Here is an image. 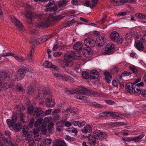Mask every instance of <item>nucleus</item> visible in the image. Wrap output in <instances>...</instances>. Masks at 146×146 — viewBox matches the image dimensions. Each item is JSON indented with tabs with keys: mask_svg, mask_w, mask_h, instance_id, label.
I'll return each instance as SVG.
<instances>
[{
	"mask_svg": "<svg viewBox=\"0 0 146 146\" xmlns=\"http://www.w3.org/2000/svg\"><path fill=\"white\" fill-rule=\"evenodd\" d=\"M126 89L128 92L131 93L134 92V93L138 95L141 93V90L139 88H136V85H134L132 83H128L126 84Z\"/></svg>",
	"mask_w": 146,
	"mask_h": 146,
	"instance_id": "423d86ee",
	"label": "nucleus"
},
{
	"mask_svg": "<svg viewBox=\"0 0 146 146\" xmlns=\"http://www.w3.org/2000/svg\"><path fill=\"white\" fill-rule=\"evenodd\" d=\"M11 21L12 23H15L16 26L19 29L20 31L23 30V26L22 24L18 19L14 17H11Z\"/></svg>",
	"mask_w": 146,
	"mask_h": 146,
	"instance_id": "ddd939ff",
	"label": "nucleus"
},
{
	"mask_svg": "<svg viewBox=\"0 0 146 146\" xmlns=\"http://www.w3.org/2000/svg\"><path fill=\"white\" fill-rule=\"evenodd\" d=\"M63 17L62 18L60 17L59 16L52 15L51 18L50 17L49 19H44V22L36 23V25L39 28L48 27L52 23V21H58L60 19H62Z\"/></svg>",
	"mask_w": 146,
	"mask_h": 146,
	"instance_id": "7ed1b4c3",
	"label": "nucleus"
},
{
	"mask_svg": "<svg viewBox=\"0 0 146 146\" xmlns=\"http://www.w3.org/2000/svg\"><path fill=\"white\" fill-rule=\"evenodd\" d=\"M51 37V36L50 35H45L43 36L42 40H43V41H46Z\"/></svg>",
	"mask_w": 146,
	"mask_h": 146,
	"instance_id": "de8ad7c7",
	"label": "nucleus"
},
{
	"mask_svg": "<svg viewBox=\"0 0 146 146\" xmlns=\"http://www.w3.org/2000/svg\"><path fill=\"white\" fill-rule=\"evenodd\" d=\"M130 69L132 71L134 74H137L138 73V70L134 66L131 65L129 66Z\"/></svg>",
	"mask_w": 146,
	"mask_h": 146,
	"instance_id": "c9c22d12",
	"label": "nucleus"
},
{
	"mask_svg": "<svg viewBox=\"0 0 146 146\" xmlns=\"http://www.w3.org/2000/svg\"><path fill=\"white\" fill-rule=\"evenodd\" d=\"M68 2V0H61L57 2L58 5L59 7L65 6Z\"/></svg>",
	"mask_w": 146,
	"mask_h": 146,
	"instance_id": "393cba45",
	"label": "nucleus"
},
{
	"mask_svg": "<svg viewBox=\"0 0 146 146\" xmlns=\"http://www.w3.org/2000/svg\"><path fill=\"white\" fill-rule=\"evenodd\" d=\"M29 69L26 67L23 66L20 68L18 70L15 75V78L17 81L21 80L24 78L25 74L28 72Z\"/></svg>",
	"mask_w": 146,
	"mask_h": 146,
	"instance_id": "39448f33",
	"label": "nucleus"
},
{
	"mask_svg": "<svg viewBox=\"0 0 146 146\" xmlns=\"http://www.w3.org/2000/svg\"><path fill=\"white\" fill-rule=\"evenodd\" d=\"M115 47V45L114 44H112L111 43H108L106 45L105 48L103 50V52L104 54L112 53Z\"/></svg>",
	"mask_w": 146,
	"mask_h": 146,
	"instance_id": "9b49d317",
	"label": "nucleus"
},
{
	"mask_svg": "<svg viewBox=\"0 0 146 146\" xmlns=\"http://www.w3.org/2000/svg\"><path fill=\"white\" fill-rule=\"evenodd\" d=\"M64 137L65 139L68 141H74L75 140L74 138L70 137L68 135H65Z\"/></svg>",
	"mask_w": 146,
	"mask_h": 146,
	"instance_id": "ea45409f",
	"label": "nucleus"
},
{
	"mask_svg": "<svg viewBox=\"0 0 146 146\" xmlns=\"http://www.w3.org/2000/svg\"><path fill=\"white\" fill-rule=\"evenodd\" d=\"M106 43V39L103 36H100L96 38L95 43L98 46H102L104 45Z\"/></svg>",
	"mask_w": 146,
	"mask_h": 146,
	"instance_id": "9d476101",
	"label": "nucleus"
},
{
	"mask_svg": "<svg viewBox=\"0 0 146 146\" xmlns=\"http://www.w3.org/2000/svg\"><path fill=\"white\" fill-rule=\"evenodd\" d=\"M90 78L94 79H97L99 75L98 72L95 70L90 71Z\"/></svg>",
	"mask_w": 146,
	"mask_h": 146,
	"instance_id": "4468645a",
	"label": "nucleus"
},
{
	"mask_svg": "<svg viewBox=\"0 0 146 146\" xmlns=\"http://www.w3.org/2000/svg\"><path fill=\"white\" fill-rule=\"evenodd\" d=\"M135 16L137 18L139 19H146V14L139 13L136 14Z\"/></svg>",
	"mask_w": 146,
	"mask_h": 146,
	"instance_id": "c85d7f7f",
	"label": "nucleus"
},
{
	"mask_svg": "<svg viewBox=\"0 0 146 146\" xmlns=\"http://www.w3.org/2000/svg\"><path fill=\"white\" fill-rule=\"evenodd\" d=\"M95 43V40L92 38H88L84 40V44L87 47L86 51L89 53L92 52L91 48L94 46Z\"/></svg>",
	"mask_w": 146,
	"mask_h": 146,
	"instance_id": "0eeeda50",
	"label": "nucleus"
},
{
	"mask_svg": "<svg viewBox=\"0 0 146 146\" xmlns=\"http://www.w3.org/2000/svg\"><path fill=\"white\" fill-rule=\"evenodd\" d=\"M105 102L106 104L109 105H113L115 104V102L114 101L111 100H106Z\"/></svg>",
	"mask_w": 146,
	"mask_h": 146,
	"instance_id": "8fccbe9b",
	"label": "nucleus"
},
{
	"mask_svg": "<svg viewBox=\"0 0 146 146\" xmlns=\"http://www.w3.org/2000/svg\"><path fill=\"white\" fill-rule=\"evenodd\" d=\"M9 78V77L7 76V73L3 72L0 74V86L3 85V81L4 80H6Z\"/></svg>",
	"mask_w": 146,
	"mask_h": 146,
	"instance_id": "2eb2a0df",
	"label": "nucleus"
},
{
	"mask_svg": "<svg viewBox=\"0 0 146 146\" xmlns=\"http://www.w3.org/2000/svg\"><path fill=\"white\" fill-rule=\"evenodd\" d=\"M53 146H67L66 143L62 141H56L53 143Z\"/></svg>",
	"mask_w": 146,
	"mask_h": 146,
	"instance_id": "cd10ccee",
	"label": "nucleus"
},
{
	"mask_svg": "<svg viewBox=\"0 0 146 146\" xmlns=\"http://www.w3.org/2000/svg\"><path fill=\"white\" fill-rule=\"evenodd\" d=\"M44 67L46 68H49L52 69L53 75L56 77L59 78L63 81L66 80V77L65 76H63L60 74L56 70L57 67L53 65L50 62L46 61L43 64Z\"/></svg>",
	"mask_w": 146,
	"mask_h": 146,
	"instance_id": "f03ea898",
	"label": "nucleus"
},
{
	"mask_svg": "<svg viewBox=\"0 0 146 146\" xmlns=\"http://www.w3.org/2000/svg\"><path fill=\"white\" fill-rule=\"evenodd\" d=\"M7 124L8 125L9 127L10 128L11 127L13 128L15 126V125L12 121L11 122V121L9 119H8L7 120Z\"/></svg>",
	"mask_w": 146,
	"mask_h": 146,
	"instance_id": "4c0bfd02",
	"label": "nucleus"
},
{
	"mask_svg": "<svg viewBox=\"0 0 146 146\" xmlns=\"http://www.w3.org/2000/svg\"><path fill=\"white\" fill-rule=\"evenodd\" d=\"M39 131V129L38 128L35 129L33 130V133L34 135H36L39 134L38 132Z\"/></svg>",
	"mask_w": 146,
	"mask_h": 146,
	"instance_id": "6e6d98bb",
	"label": "nucleus"
},
{
	"mask_svg": "<svg viewBox=\"0 0 146 146\" xmlns=\"http://www.w3.org/2000/svg\"><path fill=\"white\" fill-rule=\"evenodd\" d=\"M142 41L141 39H140V40L136 43V47L139 50H142L143 49V46Z\"/></svg>",
	"mask_w": 146,
	"mask_h": 146,
	"instance_id": "4be33fe9",
	"label": "nucleus"
},
{
	"mask_svg": "<svg viewBox=\"0 0 146 146\" xmlns=\"http://www.w3.org/2000/svg\"><path fill=\"white\" fill-rule=\"evenodd\" d=\"M105 76V80L108 83H109L111 79L112 76L110 73L108 71H106L104 73Z\"/></svg>",
	"mask_w": 146,
	"mask_h": 146,
	"instance_id": "a211bd4d",
	"label": "nucleus"
},
{
	"mask_svg": "<svg viewBox=\"0 0 146 146\" xmlns=\"http://www.w3.org/2000/svg\"><path fill=\"white\" fill-rule=\"evenodd\" d=\"M52 142V140L50 139H46L45 140V142L46 145H50Z\"/></svg>",
	"mask_w": 146,
	"mask_h": 146,
	"instance_id": "864d4df0",
	"label": "nucleus"
},
{
	"mask_svg": "<svg viewBox=\"0 0 146 146\" xmlns=\"http://www.w3.org/2000/svg\"><path fill=\"white\" fill-rule=\"evenodd\" d=\"M123 40V39L122 38H120L119 39L117 38V41H115V42H116L117 44H120L122 42Z\"/></svg>",
	"mask_w": 146,
	"mask_h": 146,
	"instance_id": "052dcab7",
	"label": "nucleus"
},
{
	"mask_svg": "<svg viewBox=\"0 0 146 146\" xmlns=\"http://www.w3.org/2000/svg\"><path fill=\"white\" fill-rule=\"evenodd\" d=\"M119 37V35L118 33L115 31L112 32L110 35V37L111 39L114 42L117 41V40Z\"/></svg>",
	"mask_w": 146,
	"mask_h": 146,
	"instance_id": "f3484780",
	"label": "nucleus"
},
{
	"mask_svg": "<svg viewBox=\"0 0 146 146\" xmlns=\"http://www.w3.org/2000/svg\"><path fill=\"white\" fill-rule=\"evenodd\" d=\"M32 132L30 131L27 132L26 134H23L25 135V139L27 141L30 140L32 137Z\"/></svg>",
	"mask_w": 146,
	"mask_h": 146,
	"instance_id": "7c9ffc66",
	"label": "nucleus"
},
{
	"mask_svg": "<svg viewBox=\"0 0 146 146\" xmlns=\"http://www.w3.org/2000/svg\"><path fill=\"white\" fill-rule=\"evenodd\" d=\"M36 40H35L34 41H31L29 42L30 43L32 44L33 45L32 47L31 48V51L30 52L31 54L32 55L33 54L34 52V47L35 45V43H36Z\"/></svg>",
	"mask_w": 146,
	"mask_h": 146,
	"instance_id": "72a5a7b5",
	"label": "nucleus"
},
{
	"mask_svg": "<svg viewBox=\"0 0 146 146\" xmlns=\"http://www.w3.org/2000/svg\"><path fill=\"white\" fill-rule=\"evenodd\" d=\"M17 120V117L15 115H14L12 117V121L13 123H14L15 125V123L16 122Z\"/></svg>",
	"mask_w": 146,
	"mask_h": 146,
	"instance_id": "4d7b16f0",
	"label": "nucleus"
},
{
	"mask_svg": "<svg viewBox=\"0 0 146 146\" xmlns=\"http://www.w3.org/2000/svg\"><path fill=\"white\" fill-rule=\"evenodd\" d=\"M62 54V52H55L54 53L53 56L55 57L60 56Z\"/></svg>",
	"mask_w": 146,
	"mask_h": 146,
	"instance_id": "5fc2aeb1",
	"label": "nucleus"
},
{
	"mask_svg": "<svg viewBox=\"0 0 146 146\" xmlns=\"http://www.w3.org/2000/svg\"><path fill=\"white\" fill-rule=\"evenodd\" d=\"M141 39L142 41L144 43L145 45H146V35L145 34L144 35Z\"/></svg>",
	"mask_w": 146,
	"mask_h": 146,
	"instance_id": "774afa93",
	"label": "nucleus"
},
{
	"mask_svg": "<svg viewBox=\"0 0 146 146\" xmlns=\"http://www.w3.org/2000/svg\"><path fill=\"white\" fill-rule=\"evenodd\" d=\"M34 14L31 11H28L27 12L26 14V17L28 19H32L34 16Z\"/></svg>",
	"mask_w": 146,
	"mask_h": 146,
	"instance_id": "473e14b6",
	"label": "nucleus"
},
{
	"mask_svg": "<svg viewBox=\"0 0 146 146\" xmlns=\"http://www.w3.org/2000/svg\"><path fill=\"white\" fill-rule=\"evenodd\" d=\"M1 56H12L14 57L15 59L17 61L20 62H23L25 61L26 60L23 57H19L18 56L15 55L14 54L10 52H6L1 54Z\"/></svg>",
	"mask_w": 146,
	"mask_h": 146,
	"instance_id": "1a4fd4ad",
	"label": "nucleus"
},
{
	"mask_svg": "<svg viewBox=\"0 0 146 146\" xmlns=\"http://www.w3.org/2000/svg\"><path fill=\"white\" fill-rule=\"evenodd\" d=\"M27 143L29 146H33L35 144V142L33 140H31L29 141Z\"/></svg>",
	"mask_w": 146,
	"mask_h": 146,
	"instance_id": "680f3d73",
	"label": "nucleus"
},
{
	"mask_svg": "<svg viewBox=\"0 0 146 146\" xmlns=\"http://www.w3.org/2000/svg\"><path fill=\"white\" fill-rule=\"evenodd\" d=\"M81 131L82 132L85 134H86L87 133H88L89 134L88 135L85 137V136L83 135V137L85 138H86V137H90L91 135V133L92 132V128L91 126L89 125H87L84 126V127L81 130Z\"/></svg>",
	"mask_w": 146,
	"mask_h": 146,
	"instance_id": "f8f14e48",
	"label": "nucleus"
},
{
	"mask_svg": "<svg viewBox=\"0 0 146 146\" xmlns=\"http://www.w3.org/2000/svg\"><path fill=\"white\" fill-rule=\"evenodd\" d=\"M71 3L75 6H78L79 5L78 0H72Z\"/></svg>",
	"mask_w": 146,
	"mask_h": 146,
	"instance_id": "13d9d810",
	"label": "nucleus"
},
{
	"mask_svg": "<svg viewBox=\"0 0 146 146\" xmlns=\"http://www.w3.org/2000/svg\"><path fill=\"white\" fill-rule=\"evenodd\" d=\"M76 21L74 19H72L69 22L68 25L64 26V27H69L72 26L73 24L76 23Z\"/></svg>",
	"mask_w": 146,
	"mask_h": 146,
	"instance_id": "79ce46f5",
	"label": "nucleus"
},
{
	"mask_svg": "<svg viewBox=\"0 0 146 146\" xmlns=\"http://www.w3.org/2000/svg\"><path fill=\"white\" fill-rule=\"evenodd\" d=\"M118 81L119 82V84L120 86H121V84L122 85L123 84V79L122 77L121 76H120L118 78Z\"/></svg>",
	"mask_w": 146,
	"mask_h": 146,
	"instance_id": "09e8293b",
	"label": "nucleus"
},
{
	"mask_svg": "<svg viewBox=\"0 0 146 146\" xmlns=\"http://www.w3.org/2000/svg\"><path fill=\"white\" fill-rule=\"evenodd\" d=\"M36 119L37 120L35 121L34 124V126L36 127H37L41 124L43 120L42 118H40Z\"/></svg>",
	"mask_w": 146,
	"mask_h": 146,
	"instance_id": "2f4dec72",
	"label": "nucleus"
},
{
	"mask_svg": "<svg viewBox=\"0 0 146 146\" xmlns=\"http://www.w3.org/2000/svg\"><path fill=\"white\" fill-rule=\"evenodd\" d=\"M83 47L82 44L80 42H76L74 45L73 48L77 52L81 51Z\"/></svg>",
	"mask_w": 146,
	"mask_h": 146,
	"instance_id": "6ab92c4d",
	"label": "nucleus"
},
{
	"mask_svg": "<svg viewBox=\"0 0 146 146\" xmlns=\"http://www.w3.org/2000/svg\"><path fill=\"white\" fill-rule=\"evenodd\" d=\"M34 121L35 119L34 118L31 119L30 121L29 122V124L30 127H32L33 126Z\"/></svg>",
	"mask_w": 146,
	"mask_h": 146,
	"instance_id": "bf43d9fd",
	"label": "nucleus"
},
{
	"mask_svg": "<svg viewBox=\"0 0 146 146\" xmlns=\"http://www.w3.org/2000/svg\"><path fill=\"white\" fill-rule=\"evenodd\" d=\"M90 90L84 87L78 90L77 92L80 94L88 95L90 92Z\"/></svg>",
	"mask_w": 146,
	"mask_h": 146,
	"instance_id": "aec40b11",
	"label": "nucleus"
},
{
	"mask_svg": "<svg viewBox=\"0 0 146 146\" xmlns=\"http://www.w3.org/2000/svg\"><path fill=\"white\" fill-rule=\"evenodd\" d=\"M35 109V108H34L32 106H28L27 108V111L29 114L30 115L32 113H34V111Z\"/></svg>",
	"mask_w": 146,
	"mask_h": 146,
	"instance_id": "e433bc0d",
	"label": "nucleus"
},
{
	"mask_svg": "<svg viewBox=\"0 0 146 146\" xmlns=\"http://www.w3.org/2000/svg\"><path fill=\"white\" fill-rule=\"evenodd\" d=\"M119 70V69L118 68V67L117 66H113L112 69V71L114 73H117L118 71Z\"/></svg>",
	"mask_w": 146,
	"mask_h": 146,
	"instance_id": "603ef678",
	"label": "nucleus"
},
{
	"mask_svg": "<svg viewBox=\"0 0 146 146\" xmlns=\"http://www.w3.org/2000/svg\"><path fill=\"white\" fill-rule=\"evenodd\" d=\"M144 135H145L144 134H141L137 137L132 138L131 140L135 142H138L139 141V140L141 139L144 137Z\"/></svg>",
	"mask_w": 146,
	"mask_h": 146,
	"instance_id": "bb28decb",
	"label": "nucleus"
},
{
	"mask_svg": "<svg viewBox=\"0 0 146 146\" xmlns=\"http://www.w3.org/2000/svg\"><path fill=\"white\" fill-rule=\"evenodd\" d=\"M94 137H96V138L97 139H100L101 138V135L102 133V131L100 130H97L94 132Z\"/></svg>",
	"mask_w": 146,
	"mask_h": 146,
	"instance_id": "a878e982",
	"label": "nucleus"
},
{
	"mask_svg": "<svg viewBox=\"0 0 146 146\" xmlns=\"http://www.w3.org/2000/svg\"><path fill=\"white\" fill-rule=\"evenodd\" d=\"M96 137L94 136H92L88 138V141L90 145H94L96 143Z\"/></svg>",
	"mask_w": 146,
	"mask_h": 146,
	"instance_id": "5701e85b",
	"label": "nucleus"
},
{
	"mask_svg": "<svg viewBox=\"0 0 146 146\" xmlns=\"http://www.w3.org/2000/svg\"><path fill=\"white\" fill-rule=\"evenodd\" d=\"M112 82V85L114 87H117L118 84L117 81L115 80H113Z\"/></svg>",
	"mask_w": 146,
	"mask_h": 146,
	"instance_id": "69168bd1",
	"label": "nucleus"
},
{
	"mask_svg": "<svg viewBox=\"0 0 146 146\" xmlns=\"http://www.w3.org/2000/svg\"><path fill=\"white\" fill-rule=\"evenodd\" d=\"M46 124L45 122H42V123L41 125H40V129H42L45 132V133H46Z\"/></svg>",
	"mask_w": 146,
	"mask_h": 146,
	"instance_id": "58836bf2",
	"label": "nucleus"
},
{
	"mask_svg": "<svg viewBox=\"0 0 146 146\" xmlns=\"http://www.w3.org/2000/svg\"><path fill=\"white\" fill-rule=\"evenodd\" d=\"M144 85V84L143 82H141L139 83H138L136 85V87H137V88H139L140 86H143Z\"/></svg>",
	"mask_w": 146,
	"mask_h": 146,
	"instance_id": "338daca9",
	"label": "nucleus"
},
{
	"mask_svg": "<svg viewBox=\"0 0 146 146\" xmlns=\"http://www.w3.org/2000/svg\"><path fill=\"white\" fill-rule=\"evenodd\" d=\"M90 91L89 93L88 94V95H91L94 96H98L100 95L99 93L94 92L90 90Z\"/></svg>",
	"mask_w": 146,
	"mask_h": 146,
	"instance_id": "a19ab883",
	"label": "nucleus"
},
{
	"mask_svg": "<svg viewBox=\"0 0 146 146\" xmlns=\"http://www.w3.org/2000/svg\"><path fill=\"white\" fill-rule=\"evenodd\" d=\"M52 111V109H49L45 111L44 112L45 115H50Z\"/></svg>",
	"mask_w": 146,
	"mask_h": 146,
	"instance_id": "e2e57ef3",
	"label": "nucleus"
},
{
	"mask_svg": "<svg viewBox=\"0 0 146 146\" xmlns=\"http://www.w3.org/2000/svg\"><path fill=\"white\" fill-rule=\"evenodd\" d=\"M131 37V36L130 34H127L125 35V39L126 40H129Z\"/></svg>",
	"mask_w": 146,
	"mask_h": 146,
	"instance_id": "0e129e2a",
	"label": "nucleus"
},
{
	"mask_svg": "<svg viewBox=\"0 0 146 146\" xmlns=\"http://www.w3.org/2000/svg\"><path fill=\"white\" fill-rule=\"evenodd\" d=\"M43 97L46 100V107H51L54 105V101L52 100L51 93L48 88L42 86L40 88L38 92V96L37 98Z\"/></svg>",
	"mask_w": 146,
	"mask_h": 146,
	"instance_id": "f257e3e1",
	"label": "nucleus"
},
{
	"mask_svg": "<svg viewBox=\"0 0 146 146\" xmlns=\"http://www.w3.org/2000/svg\"><path fill=\"white\" fill-rule=\"evenodd\" d=\"M82 76L84 78L87 79L89 78L90 75L88 72L83 71L82 72Z\"/></svg>",
	"mask_w": 146,
	"mask_h": 146,
	"instance_id": "f704fd0d",
	"label": "nucleus"
},
{
	"mask_svg": "<svg viewBox=\"0 0 146 146\" xmlns=\"http://www.w3.org/2000/svg\"><path fill=\"white\" fill-rule=\"evenodd\" d=\"M54 125V124L52 122L49 123L48 125V129L49 131H50L52 129Z\"/></svg>",
	"mask_w": 146,
	"mask_h": 146,
	"instance_id": "3c124183",
	"label": "nucleus"
},
{
	"mask_svg": "<svg viewBox=\"0 0 146 146\" xmlns=\"http://www.w3.org/2000/svg\"><path fill=\"white\" fill-rule=\"evenodd\" d=\"M33 115L36 119L42 118V117L44 116V112L41 108H36L34 110Z\"/></svg>",
	"mask_w": 146,
	"mask_h": 146,
	"instance_id": "6e6552de",
	"label": "nucleus"
},
{
	"mask_svg": "<svg viewBox=\"0 0 146 146\" xmlns=\"http://www.w3.org/2000/svg\"><path fill=\"white\" fill-rule=\"evenodd\" d=\"M60 118V115L58 114H56L53 117L52 120L53 121L56 122Z\"/></svg>",
	"mask_w": 146,
	"mask_h": 146,
	"instance_id": "c03bdc74",
	"label": "nucleus"
},
{
	"mask_svg": "<svg viewBox=\"0 0 146 146\" xmlns=\"http://www.w3.org/2000/svg\"><path fill=\"white\" fill-rule=\"evenodd\" d=\"M72 123L74 126H78L79 127H82L85 124V122L83 121L80 122L79 121H73Z\"/></svg>",
	"mask_w": 146,
	"mask_h": 146,
	"instance_id": "b1692460",
	"label": "nucleus"
},
{
	"mask_svg": "<svg viewBox=\"0 0 146 146\" xmlns=\"http://www.w3.org/2000/svg\"><path fill=\"white\" fill-rule=\"evenodd\" d=\"M100 137L101 139L100 140H102L103 139H105L107 138L108 135L106 133L102 132V133Z\"/></svg>",
	"mask_w": 146,
	"mask_h": 146,
	"instance_id": "49530a36",
	"label": "nucleus"
},
{
	"mask_svg": "<svg viewBox=\"0 0 146 146\" xmlns=\"http://www.w3.org/2000/svg\"><path fill=\"white\" fill-rule=\"evenodd\" d=\"M64 124V123L62 121H58L56 124V129L59 131H60L61 130V128L62 127Z\"/></svg>",
	"mask_w": 146,
	"mask_h": 146,
	"instance_id": "c756f323",
	"label": "nucleus"
},
{
	"mask_svg": "<svg viewBox=\"0 0 146 146\" xmlns=\"http://www.w3.org/2000/svg\"><path fill=\"white\" fill-rule=\"evenodd\" d=\"M13 127L15 132H18L21 130L22 125L20 122H18L15 124V126Z\"/></svg>",
	"mask_w": 146,
	"mask_h": 146,
	"instance_id": "412c9836",
	"label": "nucleus"
},
{
	"mask_svg": "<svg viewBox=\"0 0 146 146\" xmlns=\"http://www.w3.org/2000/svg\"><path fill=\"white\" fill-rule=\"evenodd\" d=\"M76 56L74 52H71L70 53H68L64 55V64L66 66L69 67L73 64V59Z\"/></svg>",
	"mask_w": 146,
	"mask_h": 146,
	"instance_id": "20e7f679",
	"label": "nucleus"
},
{
	"mask_svg": "<svg viewBox=\"0 0 146 146\" xmlns=\"http://www.w3.org/2000/svg\"><path fill=\"white\" fill-rule=\"evenodd\" d=\"M26 117L25 115L23 113H21L20 115V120L21 122H25V119Z\"/></svg>",
	"mask_w": 146,
	"mask_h": 146,
	"instance_id": "37998d69",
	"label": "nucleus"
},
{
	"mask_svg": "<svg viewBox=\"0 0 146 146\" xmlns=\"http://www.w3.org/2000/svg\"><path fill=\"white\" fill-rule=\"evenodd\" d=\"M103 114L104 115L109 114L111 117L114 119H117L120 116L119 114L117 112H110L109 111L103 112Z\"/></svg>",
	"mask_w": 146,
	"mask_h": 146,
	"instance_id": "dca6fc26",
	"label": "nucleus"
},
{
	"mask_svg": "<svg viewBox=\"0 0 146 146\" xmlns=\"http://www.w3.org/2000/svg\"><path fill=\"white\" fill-rule=\"evenodd\" d=\"M28 130V127L26 125L24 126L23 129V134H26Z\"/></svg>",
	"mask_w": 146,
	"mask_h": 146,
	"instance_id": "a18cd8bd",
	"label": "nucleus"
}]
</instances>
